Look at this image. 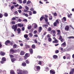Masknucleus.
Returning a JSON list of instances; mask_svg holds the SVG:
<instances>
[{
  "label": "nucleus",
  "instance_id": "23",
  "mask_svg": "<svg viewBox=\"0 0 74 74\" xmlns=\"http://www.w3.org/2000/svg\"><path fill=\"white\" fill-rule=\"evenodd\" d=\"M25 48L26 49H27V48H30V46L29 45H27L25 46Z\"/></svg>",
  "mask_w": 74,
  "mask_h": 74
},
{
  "label": "nucleus",
  "instance_id": "1",
  "mask_svg": "<svg viewBox=\"0 0 74 74\" xmlns=\"http://www.w3.org/2000/svg\"><path fill=\"white\" fill-rule=\"evenodd\" d=\"M43 19H44L45 21H46L47 22V24H49V23L48 22V18H45V17H44V16H42L40 18V21H41Z\"/></svg>",
  "mask_w": 74,
  "mask_h": 74
},
{
  "label": "nucleus",
  "instance_id": "50",
  "mask_svg": "<svg viewBox=\"0 0 74 74\" xmlns=\"http://www.w3.org/2000/svg\"><path fill=\"white\" fill-rule=\"evenodd\" d=\"M23 21H25V22H27V20L26 19H25L23 20Z\"/></svg>",
  "mask_w": 74,
  "mask_h": 74
},
{
  "label": "nucleus",
  "instance_id": "19",
  "mask_svg": "<svg viewBox=\"0 0 74 74\" xmlns=\"http://www.w3.org/2000/svg\"><path fill=\"white\" fill-rule=\"evenodd\" d=\"M22 65L23 66H24V67H25V66H26V64L25 62H23L22 63Z\"/></svg>",
  "mask_w": 74,
  "mask_h": 74
},
{
  "label": "nucleus",
  "instance_id": "38",
  "mask_svg": "<svg viewBox=\"0 0 74 74\" xmlns=\"http://www.w3.org/2000/svg\"><path fill=\"white\" fill-rule=\"evenodd\" d=\"M23 4H25V3H26V0H24L23 1Z\"/></svg>",
  "mask_w": 74,
  "mask_h": 74
},
{
  "label": "nucleus",
  "instance_id": "3",
  "mask_svg": "<svg viewBox=\"0 0 74 74\" xmlns=\"http://www.w3.org/2000/svg\"><path fill=\"white\" fill-rule=\"evenodd\" d=\"M17 73L18 74H22V71L20 69L17 70Z\"/></svg>",
  "mask_w": 74,
  "mask_h": 74
},
{
  "label": "nucleus",
  "instance_id": "17",
  "mask_svg": "<svg viewBox=\"0 0 74 74\" xmlns=\"http://www.w3.org/2000/svg\"><path fill=\"white\" fill-rule=\"evenodd\" d=\"M53 58H54V59H57V58H58V56H57L56 55H54L53 56Z\"/></svg>",
  "mask_w": 74,
  "mask_h": 74
},
{
  "label": "nucleus",
  "instance_id": "22",
  "mask_svg": "<svg viewBox=\"0 0 74 74\" xmlns=\"http://www.w3.org/2000/svg\"><path fill=\"white\" fill-rule=\"evenodd\" d=\"M23 73L24 74H27L28 73V72L27 71H23Z\"/></svg>",
  "mask_w": 74,
  "mask_h": 74
},
{
  "label": "nucleus",
  "instance_id": "33",
  "mask_svg": "<svg viewBox=\"0 0 74 74\" xmlns=\"http://www.w3.org/2000/svg\"><path fill=\"white\" fill-rule=\"evenodd\" d=\"M31 1H28L27 3V4H30V3H31Z\"/></svg>",
  "mask_w": 74,
  "mask_h": 74
},
{
  "label": "nucleus",
  "instance_id": "61",
  "mask_svg": "<svg viewBox=\"0 0 74 74\" xmlns=\"http://www.w3.org/2000/svg\"><path fill=\"white\" fill-rule=\"evenodd\" d=\"M22 30H23V31H24V30H25V27H22Z\"/></svg>",
  "mask_w": 74,
  "mask_h": 74
},
{
  "label": "nucleus",
  "instance_id": "43",
  "mask_svg": "<svg viewBox=\"0 0 74 74\" xmlns=\"http://www.w3.org/2000/svg\"><path fill=\"white\" fill-rule=\"evenodd\" d=\"M25 62L27 64H29V61H28V60H26L25 61Z\"/></svg>",
  "mask_w": 74,
  "mask_h": 74
},
{
  "label": "nucleus",
  "instance_id": "60",
  "mask_svg": "<svg viewBox=\"0 0 74 74\" xmlns=\"http://www.w3.org/2000/svg\"><path fill=\"white\" fill-rule=\"evenodd\" d=\"M34 42L35 43H37V40L36 39H35L34 40Z\"/></svg>",
  "mask_w": 74,
  "mask_h": 74
},
{
  "label": "nucleus",
  "instance_id": "16",
  "mask_svg": "<svg viewBox=\"0 0 74 74\" xmlns=\"http://www.w3.org/2000/svg\"><path fill=\"white\" fill-rule=\"evenodd\" d=\"M29 51L30 53L31 54H32V53H33V49H30L29 50Z\"/></svg>",
  "mask_w": 74,
  "mask_h": 74
},
{
  "label": "nucleus",
  "instance_id": "7",
  "mask_svg": "<svg viewBox=\"0 0 74 74\" xmlns=\"http://www.w3.org/2000/svg\"><path fill=\"white\" fill-rule=\"evenodd\" d=\"M10 42H11L10 40H8L5 42V44L6 45H8V44H10Z\"/></svg>",
  "mask_w": 74,
  "mask_h": 74
},
{
  "label": "nucleus",
  "instance_id": "13",
  "mask_svg": "<svg viewBox=\"0 0 74 74\" xmlns=\"http://www.w3.org/2000/svg\"><path fill=\"white\" fill-rule=\"evenodd\" d=\"M33 34L32 33H29V36L30 37H33Z\"/></svg>",
  "mask_w": 74,
  "mask_h": 74
},
{
  "label": "nucleus",
  "instance_id": "45",
  "mask_svg": "<svg viewBox=\"0 0 74 74\" xmlns=\"http://www.w3.org/2000/svg\"><path fill=\"white\" fill-rule=\"evenodd\" d=\"M37 58H39V59H41V58H42V57L41 56H37Z\"/></svg>",
  "mask_w": 74,
  "mask_h": 74
},
{
  "label": "nucleus",
  "instance_id": "8",
  "mask_svg": "<svg viewBox=\"0 0 74 74\" xmlns=\"http://www.w3.org/2000/svg\"><path fill=\"white\" fill-rule=\"evenodd\" d=\"M48 25L47 24H43L42 25V26L43 27H45L46 29H48V28H47V27L48 26Z\"/></svg>",
  "mask_w": 74,
  "mask_h": 74
},
{
  "label": "nucleus",
  "instance_id": "2",
  "mask_svg": "<svg viewBox=\"0 0 74 74\" xmlns=\"http://www.w3.org/2000/svg\"><path fill=\"white\" fill-rule=\"evenodd\" d=\"M12 27V29H14V31L16 32L17 29V25H15L14 26V25H13Z\"/></svg>",
  "mask_w": 74,
  "mask_h": 74
},
{
  "label": "nucleus",
  "instance_id": "57",
  "mask_svg": "<svg viewBox=\"0 0 74 74\" xmlns=\"http://www.w3.org/2000/svg\"><path fill=\"white\" fill-rule=\"evenodd\" d=\"M37 24H35L34 26V28H37Z\"/></svg>",
  "mask_w": 74,
  "mask_h": 74
},
{
  "label": "nucleus",
  "instance_id": "15",
  "mask_svg": "<svg viewBox=\"0 0 74 74\" xmlns=\"http://www.w3.org/2000/svg\"><path fill=\"white\" fill-rule=\"evenodd\" d=\"M0 54L2 55V56H4L5 55V53L1 51L0 53Z\"/></svg>",
  "mask_w": 74,
  "mask_h": 74
},
{
  "label": "nucleus",
  "instance_id": "62",
  "mask_svg": "<svg viewBox=\"0 0 74 74\" xmlns=\"http://www.w3.org/2000/svg\"><path fill=\"white\" fill-rule=\"evenodd\" d=\"M56 53H59V51L58 50H57L55 51Z\"/></svg>",
  "mask_w": 74,
  "mask_h": 74
},
{
  "label": "nucleus",
  "instance_id": "6",
  "mask_svg": "<svg viewBox=\"0 0 74 74\" xmlns=\"http://www.w3.org/2000/svg\"><path fill=\"white\" fill-rule=\"evenodd\" d=\"M18 27H23V24L22 23H18Z\"/></svg>",
  "mask_w": 74,
  "mask_h": 74
},
{
  "label": "nucleus",
  "instance_id": "18",
  "mask_svg": "<svg viewBox=\"0 0 74 74\" xmlns=\"http://www.w3.org/2000/svg\"><path fill=\"white\" fill-rule=\"evenodd\" d=\"M50 33L52 34V33H55V31L54 30H52L50 32Z\"/></svg>",
  "mask_w": 74,
  "mask_h": 74
},
{
  "label": "nucleus",
  "instance_id": "5",
  "mask_svg": "<svg viewBox=\"0 0 74 74\" xmlns=\"http://www.w3.org/2000/svg\"><path fill=\"white\" fill-rule=\"evenodd\" d=\"M65 30L66 31H69V27L67 25L65 27Z\"/></svg>",
  "mask_w": 74,
  "mask_h": 74
},
{
  "label": "nucleus",
  "instance_id": "28",
  "mask_svg": "<svg viewBox=\"0 0 74 74\" xmlns=\"http://www.w3.org/2000/svg\"><path fill=\"white\" fill-rule=\"evenodd\" d=\"M53 25L54 26H57V25H58V24L56 22H55L53 24Z\"/></svg>",
  "mask_w": 74,
  "mask_h": 74
},
{
  "label": "nucleus",
  "instance_id": "4",
  "mask_svg": "<svg viewBox=\"0 0 74 74\" xmlns=\"http://www.w3.org/2000/svg\"><path fill=\"white\" fill-rule=\"evenodd\" d=\"M50 73L51 74H55V72L54 70L51 69L50 71Z\"/></svg>",
  "mask_w": 74,
  "mask_h": 74
},
{
  "label": "nucleus",
  "instance_id": "63",
  "mask_svg": "<svg viewBox=\"0 0 74 74\" xmlns=\"http://www.w3.org/2000/svg\"><path fill=\"white\" fill-rule=\"evenodd\" d=\"M50 20H52V16H50L49 18Z\"/></svg>",
  "mask_w": 74,
  "mask_h": 74
},
{
  "label": "nucleus",
  "instance_id": "46",
  "mask_svg": "<svg viewBox=\"0 0 74 74\" xmlns=\"http://www.w3.org/2000/svg\"><path fill=\"white\" fill-rule=\"evenodd\" d=\"M29 32L30 33H33V29H31L29 31Z\"/></svg>",
  "mask_w": 74,
  "mask_h": 74
},
{
  "label": "nucleus",
  "instance_id": "44",
  "mask_svg": "<svg viewBox=\"0 0 74 74\" xmlns=\"http://www.w3.org/2000/svg\"><path fill=\"white\" fill-rule=\"evenodd\" d=\"M32 48H35V45H33L32 46Z\"/></svg>",
  "mask_w": 74,
  "mask_h": 74
},
{
  "label": "nucleus",
  "instance_id": "31",
  "mask_svg": "<svg viewBox=\"0 0 74 74\" xmlns=\"http://www.w3.org/2000/svg\"><path fill=\"white\" fill-rule=\"evenodd\" d=\"M28 12H29V15H32V13L31 11H28Z\"/></svg>",
  "mask_w": 74,
  "mask_h": 74
},
{
  "label": "nucleus",
  "instance_id": "32",
  "mask_svg": "<svg viewBox=\"0 0 74 74\" xmlns=\"http://www.w3.org/2000/svg\"><path fill=\"white\" fill-rule=\"evenodd\" d=\"M51 30H52V29L51 27H49L48 29V31H49V32H51Z\"/></svg>",
  "mask_w": 74,
  "mask_h": 74
},
{
  "label": "nucleus",
  "instance_id": "39",
  "mask_svg": "<svg viewBox=\"0 0 74 74\" xmlns=\"http://www.w3.org/2000/svg\"><path fill=\"white\" fill-rule=\"evenodd\" d=\"M33 14H36L37 13V12H36V11L33 10Z\"/></svg>",
  "mask_w": 74,
  "mask_h": 74
},
{
  "label": "nucleus",
  "instance_id": "49",
  "mask_svg": "<svg viewBox=\"0 0 74 74\" xmlns=\"http://www.w3.org/2000/svg\"><path fill=\"white\" fill-rule=\"evenodd\" d=\"M57 24H58L59 23V21H58V20H57L56 21V22Z\"/></svg>",
  "mask_w": 74,
  "mask_h": 74
},
{
  "label": "nucleus",
  "instance_id": "25",
  "mask_svg": "<svg viewBox=\"0 0 74 74\" xmlns=\"http://www.w3.org/2000/svg\"><path fill=\"white\" fill-rule=\"evenodd\" d=\"M36 69L37 70H40V67L39 66H37Z\"/></svg>",
  "mask_w": 74,
  "mask_h": 74
},
{
  "label": "nucleus",
  "instance_id": "41",
  "mask_svg": "<svg viewBox=\"0 0 74 74\" xmlns=\"http://www.w3.org/2000/svg\"><path fill=\"white\" fill-rule=\"evenodd\" d=\"M47 38H49V37H51V35H50V34H48L47 36Z\"/></svg>",
  "mask_w": 74,
  "mask_h": 74
},
{
  "label": "nucleus",
  "instance_id": "47",
  "mask_svg": "<svg viewBox=\"0 0 74 74\" xmlns=\"http://www.w3.org/2000/svg\"><path fill=\"white\" fill-rule=\"evenodd\" d=\"M12 20H13V21H15V20H16V18H15L13 17L12 18Z\"/></svg>",
  "mask_w": 74,
  "mask_h": 74
},
{
  "label": "nucleus",
  "instance_id": "37",
  "mask_svg": "<svg viewBox=\"0 0 74 74\" xmlns=\"http://www.w3.org/2000/svg\"><path fill=\"white\" fill-rule=\"evenodd\" d=\"M25 56L26 57H29V55L28 53H27L25 54Z\"/></svg>",
  "mask_w": 74,
  "mask_h": 74
},
{
  "label": "nucleus",
  "instance_id": "53",
  "mask_svg": "<svg viewBox=\"0 0 74 74\" xmlns=\"http://www.w3.org/2000/svg\"><path fill=\"white\" fill-rule=\"evenodd\" d=\"M38 64H40V65H41V61H39V63H38Z\"/></svg>",
  "mask_w": 74,
  "mask_h": 74
},
{
  "label": "nucleus",
  "instance_id": "24",
  "mask_svg": "<svg viewBox=\"0 0 74 74\" xmlns=\"http://www.w3.org/2000/svg\"><path fill=\"white\" fill-rule=\"evenodd\" d=\"M20 54L21 55H24V51H21V52Z\"/></svg>",
  "mask_w": 74,
  "mask_h": 74
},
{
  "label": "nucleus",
  "instance_id": "48",
  "mask_svg": "<svg viewBox=\"0 0 74 74\" xmlns=\"http://www.w3.org/2000/svg\"><path fill=\"white\" fill-rule=\"evenodd\" d=\"M10 58H14V56H13L12 55H10Z\"/></svg>",
  "mask_w": 74,
  "mask_h": 74
},
{
  "label": "nucleus",
  "instance_id": "34",
  "mask_svg": "<svg viewBox=\"0 0 74 74\" xmlns=\"http://www.w3.org/2000/svg\"><path fill=\"white\" fill-rule=\"evenodd\" d=\"M31 28H32V26H29L27 27L28 29H29V30H30V29H31Z\"/></svg>",
  "mask_w": 74,
  "mask_h": 74
},
{
  "label": "nucleus",
  "instance_id": "40",
  "mask_svg": "<svg viewBox=\"0 0 74 74\" xmlns=\"http://www.w3.org/2000/svg\"><path fill=\"white\" fill-rule=\"evenodd\" d=\"M18 0V1H19L20 4H22V0Z\"/></svg>",
  "mask_w": 74,
  "mask_h": 74
},
{
  "label": "nucleus",
  "instance_id": "27",
  "mask_svg": "<svg viewBox=\"0 0 74 74\" xmlns=\"http://www.w3.org/2000/svg\"><path fill=\"white\" fill-rule=\"evenodd\" d=\"M62 20H64V21H66V18L64 17L62 19Z\"/></svg>",
  "mask_w": 74,
  "mask_h": 74
},
{
  "label": "nucleus",
  "instance_id": "42",
  "mask_svg": "<svg viewBox=\"0 0 74 74\" xmlns=\"http://www.w3.org/2000/svg\"><path fill=\"white\" fill-rule=\"evenodd\" d=\"M25 8L27 10H29V8H28V7L26 6H25Z\"/></svg>",
  "mask_w": 74,
  "mask_h": 74
},
{
  "label": "nucleus",
  "instance_id": "55",
  "mask_svg": "<svg viewBox=\"0 0 74 74\" xmlns=\"http://www.w3.org/2000/svg\"><path fill=\"white\" fill-rule=\"evenodd\" d=\"M4 16H8V14L7 13H5L4 14Z\"/></svg>",
  "mask_w": 74,
  "mask_h": 74
},
{
  "label": "nucleus",
  "instance_id": "11",
  "mask_svg": "<svg viewBox=\"0 0 74 74\" xmlns=\"http://www.w3.org/2000/svg\"><path fill=\"white\" fill-rule=\"evenodd\" d=\"M17 31L18 32V34H19L21 33V29H20V28H18L17 29Z\"/></svg>",
  "mask_w": 74,
  "mask_h": 74
},
{
  "label": "nucleus",
  "instance_id": "36",
  "mask_svg": "<svg viewBox=\"0 0 74 74\" xmlns=\"http://www.w3.org/2000/svg\"><path fill=\"white\" fill-rule=\"evenodd\" d=\"M51 40H52V39H51V38H49L48 39V41L49 42H51Z\"/></svg>",
  "mask_w": 74,
  "mask_h": 74
},
{
  "label": "nucleus",
  "instance_id": "20",
  "mask_svg": "<svg viewBox=\"0 0 74 74\" xmlns=\"http://www.w3.org/2000/svg\"><path fill=\"white\" fill-rule=\"evenodd\" d=\"M2 60L4 62H5L6 61V58L5 57L3 58L2 59Z\"/></svg>",
  "mask_w": 74,
  "mask_h": 74
},
{
  "label": "nucleus",
  "instance_id": "64",
  "mask_svg": "<svg viewBox=\"0 0 74 74\" xmlns=\"http://www.w3.org/2000/svg\"><path fill=\"white\" fill-rule=\"evenodd\" d=\"M30 11H33L34 10V8H31L30 9Z\"/></svg>",
  "mask_w": 74,
  "mask_h": 74
},
{
  "label": "nucleus",
  "instance_id": "51",
  "mask_svg": "<svg viewBox=\"0 0 74 74\" xmlns=\"http://www.w3.org/2000/svg\"><path fill=\"white\" fill-rule=\"evenodd\" d=\"M14 8V6H11V10H13V8Z\"/></svg>",
  "mask_w": 74,
  "mask_h": 74
},
{
  "label": "nucleus",
  "instance_id": "35",
  "mask_svg": "<svg viewBox=\"0 0 74 74\" xmlns=\"http://www.w3.org/2000/svg\"><path fill=\"white\" fill-rule=\"evenodd\" d=\"M68 38H74V37L73 36H70L68 37Z\"/></svg>",
  "mask_w": 74,
  "mask_h": 74
},
{
  "label": "nucleus",
  "instance_id": "54",
  "mask_svg": "<svg viewBox=\"0 0 74 74\" xmlns=\"http://www.w3.org/2000/svg\"><path fill=\"white\" fill-rule=\"evenodd\" d=\"M18 11L19 13H21L22 12V10H18Z\"/></svg>",
  "mask_w": 74,
  "mask_h": 74
},
{
  "label": "nucleus",
  "instance_id": "30",
  "mask_svg": "<svg viewBox=\"0 0 74 74\" xmlns=\"http://www.w3.org/2000/svg\"><path fill=\"white\" fill-rule=\"evenodd\" d=\"M14 71H12V70H11L10 71V74H14Z\"/></svg>",
  "mask_w": 74,
  "mask_h": 74
},
{
  "label": "nucleus",
  "instance_id": "9",
  "mask_svg": "<svg viewBox=\"0 0 74 74\" xmlns=\"http://www.w3.org/2000/svg\"><path fill=\"white\" fill-rule=\"evenodd\" d=\"M21 15H23L24 16H26V17H27L28 16V15L27 14H26L24 12H23Z\"/></svg>",
  "mask_w": 74,
  "mask_h": 74
},
{
  "label": "nucleus",
  "instance_id": "56",
  "mask_svg": "<svg viewBox=\"0 0 74 74\" xmlns=\"http://www.w3.org/2000/svg\"><path fill=\"white\" fill-rule=\"evenodd\" d=\"M3 17V15L2 14H0V18H1Z\"/></svg>",
  "mask_w": 74,
  "mask_h": 74
},
{
  "label": "nucleus",
  "instance_id": "10",
  "mask_svg": "<svg viewBox=\"0 0 74 74\" xmlns=\"http://www.w3.org/2000/svg\"><path fill=\"white\" fill-rule=\"evenodd\" d=\"M61 47H66V42H64L61 45Z\"/></svg>",
  "mask_w": 74,
  "mask_h": 74
},
{
  "label": "nucleus",
  "instance_id": "58",
  "mask_svg": "<svg viewBox=\"0 0 74 74\" xmlns=\"http://www.w3.org/2000/svg\"><path fill=\"white\" fill-rule=\"evenodd\" d=\"M53 15L54 16H57V14H56V12H55L53 14Z\"/></svg>",
  "mask_w": 74,
  "mask_h": 74
},
{
  "label": "nucleus",
  "instance_id": "29",
  "mask_svg": "<svg viewBox=\"0 0 74 74\" xmlns=\"http://www.w3.org/2000/svg\"><path fill=\"white\" fill-rule=\"evenodd\" d=\"M24 36L25 38H27V37H28V35H27V34H25L24 35Z\"/></svg>",
  "mask_w": 74,
  "mask_h": 74
},
{
  "label": "nucleus",
  "instance_id": "59",
  "mask_svg": "<svg viewBox=\"0 0 74 74\" xmlns=\"http://www.w3.org/2000/svg\"><path fill=\"white\" fill-rule=\"evenodd\" d=\"M22 7L21 6H19V8H18V9H22Z\"/></svg>",
  "mask_w": 74,
  "mask_h": 74
},
{
  "label": "nucleus",
  "instance_id": "52",
  "mask_svg": "<svg viewBox=\"0 0 74 74\" xmlns=\"http://www.w3.org/2000/svg\"><path fill=\"white\" fill-rule=\"evenodd\" d=\"M16 44H14L13 45V48H16Z\"/></svg>",
  "mask_w": 74,
  "mask_h": 74
},
{
  "label": "nucleus",
  "instance_id": "14",
  "mask_svg": "<svg viewBox=\"0 0 74 74\" xmlns=\"http://www.w3.org/2000/svg\"><path fill=\"white\" fill-rule=\"evenodd\" d=\"M10 53H15V51L12 49H11L10 50Z\"/></svg>",
  "mask_w": 74,
  "mask_h": 74
},
{
  "label": "nucleus",
  "instance_id": "26",
  "mask_svg": "<svg viewBox=\"0 0 74 74\" xmlns=\"http://www.w3.org/2000/svg\"><path fill=\"white\" fill-rule=\"evenodd\" d=\"M16 60V59H15V58H12L11 59V61L12 62H15V61Z\"/></svg>",
  "mask_w": 74,
  "mask_h": 74
},
{
  "label": "nucleus",
  "instance_id": "21",
  "mask_svg": "<svg viewBox=\"0 0 74 74\" xmlns=\"http://www.w3.org/2000/svg\"><path fill=\"white\" fill-rule=\"evenodd\" d=\"M42 30V27H39V29L38 30L39 32H41V31Z\"/></svg>",
  "mask_w": 74,
  "mask_h": 74
},
{
  "label": "nucleus",
  "instance_id": "12",
  "mask_svg": "<svg viewBox=\"0 0 74 74\" xmlns=\"http://www.w3.org/2000/svg\"><path fill=\"white\" fill-rule=\"evenodd\" d=\"M53 43H58V40L57 39H55L54 41H53Z\"/></svg>",
  "mask_w": 74,
  "mask_h": 74
}]
</instances>
